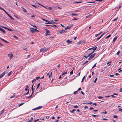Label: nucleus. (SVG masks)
Here are the masks:
<instances>
[{
  "label": "nucleus",
  "instance_id": "338daca9",
  "mask_svg": "<svg viewBox=\"0 0 122 122\" xmlns=\"http://www.w3.org/2000/svg\"><path fill=\"white\" fill-rule=\"evenodd\" d=\"M77 20V19L76 18H75L74 19H73V20Z\"/></svg>",
  "mask_w": 122,
  "mask_h": 122
},
{
  "label": "nucleus",
  "instance_id": "7ed1b4c3",
  "mask_svg": "<svg viewBox=\"0 0 122 122\" xmlns=\"http://www.w3.org/2000/svg\"><path fill=\"white\" fill-rule=\"evenodd\" d=\"M46 26H50L51 27V29H53L55 28L56 27H57V26L54 25H46Z\"/></svg>",
  "mask_w": 122,
  "mask_h": 122
},
{
  "label": "nucleus",
  "instance_id": "473e14b6",
  "mask_svg": "<svg viewBox=\"0 0 122 122\" xmlns=\"http://www.w3.org/2000/svg\"><path fill=\"white\" fill-rule=\"evenodd\" d=\"M98 98L99 99H101L103 98L104 97L101 96H98Z\"/></svg>",
  "mask_w": 122,
  "mask_h": 122
},
{
  "label": "nucleus",
  "instance_id": "423d86ee",
  "mask_svg": "<svg viewBox=\"0 0 122 122\" xmlns=\"http://www.w3.org/2000/svg\"><path fill=\"white\" fill-rule=\"evenodd\" d=\"M5 74V72H4L0 75V79L2 78Z\"/></svg>",
  "mask_w": 122,
  "mask_h": 122
},
{
  "label": "nucleus",
  "instance_id": "c9c22d12",
  "mask_svg": "<svg viewBox=\"0 0 122 122\" xmlns=\"http://www.w3.org/2000/svg\"><path fill=\"white\" fill-rule=\"evenodd\" d=\"M32 25V26H33L34 27V28H37V27H36V26L35 25Z\"/></svg>",
  "mask_w": 122,
  "mask_h": 122
},
{
  "label": "nucleus",
  "instance_id": "4c0bfd02",
  "mask_svg": "<svg viewBox=\"0 0 122 122\" xmlns=\"http://www.w3.org/2000/svg\"><path fill=\"white\" fill-rule=\"evenodd\" d=\"M73 69L70 72V75H71L73 74Z\"/></svg>",
  "mask_w": 122,
  "mask_h": 122
},
{
  "label": "nucleus",
  "instance_id": "8fccbe9b",
  "mask_svg": "<svg viewBox=\"0 0 122 122\" xmlns=\"http://www.w3.org/2000/svg\"><path fill=\"white\" fill-rule=\"evenodd\" d=\"M97 78H96L95 79L94 81V83H96V81H97Z\"/></svg>",
  "mask_w": 122,
  "mask_h": 122
},
{
  "label": "nucleus",
  "instance_id": "4d7b16f0",
  "mask_svg": "<svg viewBox=\"0 0 122 122\" xmlns=\"http://www.w3.org/2000/svg\"><path fill=\"white\" fill-rule=\"evenodd\" d=\"M48 9H49V10H51L52 9V8L51 7H48Z\"/></svg>",
  "mask_w": 122,
  "mask_h": 122
},
{
  "label": "nucleus",
  "instance_id": "0e129e2a",
  "mask_svg": "<svg viewBox=\"0 0 122 122\" xmlns=\"http://www.w3.org/2000/svg\"><path fill=\"white\" fill-rule=\"evenodd\" d=\"M3 27V28H4L5 29H7H7H8V28L6 27Z\"/></svg>",
  "mask_w": 122,
  "mask_h": 122
},
{
  "label": "nucleus",
  "instance_id": "72a5a7b5",
  "mask_svg": "<svg viewBox=\"0 0 122 122\" xmlns=\"http://www.w3.org/2000/svg\"><path fill=\"white\" fill-rule=\"evenodd\" d=\"M7 30H9V31H13V30H12V29H10V28H8V29H7Z\"/></svg>",
  "mask_w": 122,
  "mask_h": 122
},
{
  "label": "nucleus",
  "instance_id": "774afa93",
  "mask_svg": "<svg viewBox=\"0 0 122 122\" xmlns=\"http://www.w3.org/2000/svg\"><path fill=\"white\" fill-rule=\"evenodd\" d=\"M29 87L28 86V85H27L26 86V88H27V89H28Z\"/></svg>",
  "mask_w": 122,
  "mask_h": 122
},
{
  "label": "nucleus",
  "instance_id": "dca6fc26",
  "mask_svg": "<svg viewBox=\"0 0 122 122\" xmlns=\"http://www.w3.org/2000/svg\"><path fill=\"white\" fill-rule=\"evenodd\" d=\"M33 117H31V119L29 121H28L27 122H31V121L33 120Z\"/></svg>",
  "mask_w": 122,
  "mask_h": 122
},
{
  "label": "nucleus",
  "instance_id": "680f3d73",
  "mask_svg": "<svg viewBox=\"0 0 122 122\" xmlns=\"http://www.w3.org/2000/svg\"><path fill=\"white\" fill-rule=\"evenodd\" d=\"M115 75H116L117 76L118 75H120L119 74L117 73H115Z\"/></svg>",
  "mask_w": 122,
  "mask_h": 122
},
{
  "label": "nucleus",
  "instance_id": "3c124183",
  "mask_svg": "<svg viewBox=\"0 0 122 122\" xmlns=\"http://www.w3.org/2000/svg\"><path fill=\"white\" fill-rule=\"evenodd\" d=\"M40 78V77L39 76H38L37 77H36V79L37 80H38V79H39V78Z\"/></svg>",
  "mask_w": 122,
  "mask_h": 122
},
{
  "label": "nucleus",
  "instance_id": "a19ab883",
  "mask_svg": "<svg viewBox=\"0 0 122 122\" xmlns=\"http://www.w3.org/2000/svg\"><path fill=\"white\" fill-rule=\"evenodd\" d=\"M24 104V103H21V104H19L18 105L19 106V107H20V106H21V105H23Z\"/></svg>",
  "mask_w": 122,
  "mask_h": 122
},
{
  "label": "nucleus",
  "instance_id": "5fc2aeb1",
  "mask_svg": "<svg viewBox=\"0 0 122 122\" xmlns=\"http://www.w3.org/2000/svg\"><path fill=\"white\" fill-rule=\"evenodd\" d=\"M34 84H33L31 86V89L32 90V89H33V86H34Z\"/></svg>",
  "mask_w": 122,
  "mask_h": 122
},
{
  "label": "nucleus",
  "instance_id": "6e6d98bb",
  "mask_svg": "<svg viewBox=\"0 0 122 122\" xmlns=\"http://www.w3.org/2000/svg\"><path fill=\"white\" fill-rule=\"evenodd\" d=\"M120 51H119L117 53V54L118 55L119 53H120Z\"/></svg>",
  "mask_w": 122,
  "mask_h": 122
},
{
  "label": "nucleus",
  "instance_id": "49530a36",
  "mask_svg": "<svg viewBox=\"0 0 122 122\" xmlns=\"http://www.w3.org/2000/svg\"><path fill=\"white\" fill-rule=\"evenodd\" d=\"M82 90L81 89V87H80L78 89V90H77V91H79V90Z\"/></svg>",
  "mask_w": 122,
  "mask_h": 122
},
{
  "label": "nucleus",
  "instance_id": "09e8293b",
  "mask_svg": "<svg viewBox=\"0 0 122 122\" xmlns=\"http://www.w3.org/2000/svg\"><path fill=\"white\" fill-rule=\"evenodd\" d=\"M111 97V96H105V98L106 97Z\"/></svg>",
  "mask_w": 122,
  "mask_h": 122
},
{
  "label": "nucleus",
  "instance_id": "20e7f679",
  "mask_svg": "<svg viewBox=\"0 0 122 122\" xmlns=\"http://www.w3.org/2000/svg\"><path fill=\"white\" fill-rule=\"evenodd\" d=\"M8 56L10 58V60L11 59L13 58V55L12 53H10L8 54Z\"/></svg>",
  "mask_w": 122,
  "mask_h": 122
},
{
  "label": "nucleus",
  "instance_id": "2eb2a0df",
  "mask_svg": "<svg viewBox=\"0 0 122 122\" xmlns=\"http://www.w3.org/2000/svg\"><path fill=\"white\" fill-rule=\"evenodd\" d=\"M5 111V109H3L2 111H1L0 112V115H1L2 114L4 113V112Z\"/></svg>",
  "mask_w": 122,
  "mask_h": 122
},
{
  "label": "nucleus",
  "instance_id": "0eeeda50",
  "mask_svg": "<svg viewBox=\"0 0 122 122\" xmlns=\"http://www.w3.org/2000/svg\"><path fill=\"white\" fill-rule=\"evenodd\" d=\"M42 107L41 106H39L37 107H36L35 108L33 109L32 110H37L40 109Z\"/></svg>",
  "mask_w": 122,
  "mask_h": 122
},
{
  "label": "nucleus",
  "instance_id": "412c9836",
  "mask_svg": "<svg viewBox=\"0 0 122 122\" xmlns=\"http://www.w3.org/2000/svg\"><path fill=\"white\" fill-rule=\"evenodd\" d=\"M117 37H116L115 38H114L113 39V41H112V42H114V41H115L117 39Z\"/></svg>",
  "mask_w": 122,
  "mask_h": 122
},
{
  "label": "nucleus",
  "instance_id": "e433bc0d",
  "mask_svg": "<svg viewBox=\"0 0 122 122\" xmlns=\"http://www.w3.org/2000/svg\"><path fill=\"white\" fill-rule=\"evenodd\" d=\"M34 29V30H35V31H36V32H39V31L38 30L36 29Z\"/></svg>",
  "mask_w": 122,
  "mask_h": 122
},
{
  "label": "nucleus",
  "instance_id": "c756f323",
  "mask_svg": "<svg viewBox=\"0 0 122 122\" xmlns=\"http://www.w3.org/2000/svg\"><path fill=\"white\" fill-rule=\"evenodd\" d=\"M67 74V72H62V76H63L64 74Z\"/></svg>",
  "mask_w": 122,
  "mask_h": 122
},
{
  "label": "nucleus",
  "instance_id": "b1692460",
  "mask_svg": "<svg viewBox=\"0 0 122 122\" xmlns=\"http://www.w3.org/2000/svg\"><path fill=\"white\" fill-rule=\"evenodd\" d=\"M42 20L44 21H46V22H49V21L48 20H46L45 19L43 18H42Z\"/></svg>",
  "mask_w": 122,
  "mask_h": 122
},
{
  "label": "nucleus",
  "instance_id": "37998d69",
  "mask_svg": "<svg viewBox=\"0 0 122 122\" xmlns=\"http://www.w3.org/2000/svg\"><path fill=\"white\" fill-rule=\"evenodd\" d=\"M36 79H34L33 80H32V83H33L34 82L36 81Z\"/></svg>",
  "mask_w": 122,
  "mask_h": 122
},
{
  "label": "nucleus",
  "instance_id": "ddd939ff",
  "mask_svg": "<svg viewBox=\"0 0 122 122\" xmlns=\"http://www.w3.org/2000/svg\"><path fill=\"white\" fill-rule=\"evenodd\" d=\"M49 23H45V24H52L53 22V21L52 20H51V21Z\"/></svg>",
  "mask_w": 122,
  "mask_h": 122
},
{
  "label": "nucleus",
  "instance_id": "13d9d810",
  "mask_svg": "<svg viewBox=\"0 0 122 122\" xmlns=\"http://www.w3.org/2000/svg\"><path fill=\"white\" fill-rule=\"evenodd\" d=\"M109 76L110 77H113L114 76V75H110Z\"/></svg>",
  "mask_w": 122,
  "mask_h": 122
},
{
  "label": "nucleus",
  "instance_id": "1a4fd4ad",
  "mask_svg": "<svg viewBox=\"0 0 122 122\" xmlns=\"http://www.w3.org/2000/svg\"><path fill=\"white\" fill-rule=\"evenodd\" d=\"M46 34L47 35H49L48 34V33H50V32L49 31V30L47 29H46Z\"/></svg>",
  "mask_w": 122,
  "mask_h": 122
},
{
  "label": "nucleus",
  "instance_id": "f8f14e48",
  "mask_svg": "<svg viewBox=\"0 0 122 122\" xmlns=\"http://www.w3.org/2000/svg\"><path fill=\"white\" fill-rule=\"evenodd\" d=\"M0 39L3 41H4V42H5L6 43H8L9 42L8 41H5V40H4V39L2 38L1 37L0 38Z\"/></svg>",
  "mask_w": 122,
  "mask_h": 122
},
{
  "label": "nucleus",
  "instance_id": "69168bd1",
  "mask_svg": "<svg viewBox=\"0 0 122 122\" xmlns=\"http://www.w3.org/2000/svg\"><path fill=\"white\" fill-rule=\"evenodd\" d=\"M88 108V107L87 106H85L84 107V108L85 109H86V108Z\"/></svg>",
  "mask_w": 122,
  "mask_h": 122
},
{
  "label": "nucleus",
  "instance_id": "f3484780",
  "mask_svg": "<svg viewBox=\"0 0 122 122\" xmlns=\"http://www.w3.org/2000/svg\"><path fill=\"white\" fill-rule=\"evenodd\" d=\"M66 42L67 43H68V44L72 42V41H70L69 40H67L66 41Z\"/></svg>",
  "mask_w": 122,
  "mask_h": 122
},
{
  "label": "nucleus",
  "instance_id": "2f4dec72",
  "mask_svg": "<svg viewBox=\"0 0 122 122\" xmlns=\"http://www.w3.org/2000/svg\"><path fill=\"white\" fill-rule=\"evenodd\" d=\"M52 76V72H51V74L49 75V78L51 76Z\"/></svg>",
  "mask_w": 122,
  "mask_h": 122
},
{
  "label": "nucleus",
  "instance_id": "052dcab7",
  "mask_svg": "<svg viewBox=\"0 0 122 122\" xmlns=\"http://www.w3.org/2000/svg\"><path fill=\"white\" fill-rule=\"evenodd\" d=\"M93 109H94V108L93 107H91L89 109L90 110H92Z\"/></svg>",
  "mask_w": 122,
  "mask_h": 122
},
{
  "label": "nucleus",
  "instance_id": "cd10ccee",
  "mask_svg": "<svg viewBox=\"0 0 122 122\" xmlns=\"http://www.w3.org/2000/svg\"><path fill=\"white\" fill-rule=\"evenodd\" d=\"M96 63H95L94 66H92L91 69V70L94 67L96 66Z\"/></svg>",
  "mask_w": 122,
  "mask_h": 122
},
{
  "label": "nucleus",
  "instance_id": "e2e57ef3",
  "mask_svg": "<svg viewBox=\"0 0 122 122\" xmlns=\"http://www.w3.org/2000/svg\"><path fill=\"white\" fill-rule=\"evenodd\" d=\"M31 5L32 6H34V7H36V8L37 7V6H36V5Z\"/></svg>",
  "mask_w": 122,
  "mask_h": 122
},
{
  "label": "nucleus",
  "instance_id": "39448f33",
  "mask_svg": "<svg viewBox=\"0 0 122 122\" xmlns=\"http://www.w3.org/2000/svg\"><path fill=\"white\" fill-rule=\"evenodd\" d=\"M5 13L7 14V15H8V16L11 19L13 20H14V19L12 17H11L10 15L8 14V13L6 12V11H5Z\"/></svg>",
  "mask_w": 122,
  "mask_h": 122
},
{
  "label": "nucleus",
  "instance_id": "5701e85b",
  "mask_svg": "<svg viewBox=\"0 0 122 122\" xmlns=\"http://www.w3.org/2000/svg\"><path fill=\"white\" fill-rule=\"evenodd\" d=\"M29 90H28V92H27L26 93L24 94V95H27L29 93Z\"/></svg>",
  "mask_w": 122,
  "mask_h": 122
},
{
  "label": "nucleus",
  "instance_id": "a878e982",
  "mask_svg": "<svg viewBox=\"0 0 122 122\" xmlns=\"http://www.w3.org/2000/svg\"><path fill=\"white\" fill-rule=\"evenodd\" d=\"M92 116L94 117H98L99 116L98 115H94L93 114H92Z\"/></svg>",
  "mask_w": 122,
  "mask_h": 122
},
{
  "label": "nucleus",
  "instance_id": "f03ea898",
  "mask_svg": "<svg viewBox=\"0 0 122 122\" xmlns=\"http://www.w3.org/2000/svg\"><path fill=\"white\" fill-rule=\"evenodd\" d=\"M48 49L46 47H44L40 49V52H46L48 50Z\"/></svg>",
  "mask_w": 122,
  "mask_h": 122
},
{
  "label": "nucleus",
  "instance_id": "58836bf2",
  "mask_svg": "<svg viewBox=\"0 0 122 122\" xmlns=\"http://www.w3.org/2000/svg\"><path fill=\"white\" fill-rule=\"evenodd\" d=\"M107 113V112H102L101 113V114H106Z\"/></svg>",
  "mask_w": 122,
  "mask_h": 122
},
{
  "label": "nucleus",
  "instance_id": "864d4df0",
  "mask_svg": "<svg viewBox=\"0 0 122 122\" xmlns=\"http://www.w3.org/2000/svg\"><path fill=\"white\" fill-rule=\"evenodd\" d=\"M108 119L106 118H104L102 119V120H107Z\"/></svg>",
  "mask_w": 122,
  "mask_h": 122
},
{
  "label": "nucleus",
  "instance_id": "bf43d9fd",
  "mask_svg": "<svg viewBox=\"0 0 122 122\" xmlns=\"http://www.w3.org/2000/svg\"><path fill=\"white\" fill-rule=\"evenodd\" d=\"M92 102H88L87 103L88 104H92Z\"/></svg>",
  "mask_w": 122,
  "mask_h": 122
},
{
  "label": "nucleus",
  "instance_id": "79ce46f5",
  "mask_svg": "<svg viewBox=\"0 0 122 122\" xmlns=\"http://www.w3.org/2000/svg\"><path fill=\"white\" fill-rule=\"evenodd\" d=\"M0 9L1 10H4L5 12V11L4 9L0 7Z\"/></svg>",
  "mask_w": 122,
  "mask_h": 122
},
{
  "label": "nucleus",
  "instance_id": "a18cd8bd",
  "mask_svg": "<svg viewBox=\"0 0 122 122\" xmlns=\"http://www.w3.org/2000/svg\"><path fill=\"white\" fill-rule=\"evenodd\" d=\"M99 35V34H97L95 35V36L96 37H97V36Z\"/></svg>",
  "mask_w": 122,
  "mask_h": 122
},
{
  "label": "nucleus",
  "instance_id": "a211bd4d",
  "mask_svg": "<svg viewBox=\"0 0 122 122\" xmlns=\"http://www.w3.org/2000/svg\"><path fill=\"white\" fill-rule=\"evenodd\" d=\"M72 24H71V25H69L67 26L66 27L67 29H70L71 28V27H72Z\"/></svg>",
  "mask_w": 122,
  "mask_h": 122
},
{
  "label": "nucleus",
  "instance_id": "f704fd0d",
  "mask_svg": "<svg viewBox=\"0 0 122 122\" xmlns=\"http://www.w3.org/2000/svg\"><path fill=\"white\" fill-rule=\"evenodd\" d=\"M119 112H122V109L121 108H119Z\"/></svg>",
  "mask_w": 122,
  "mask_h": 122
},
{
  "label": "nucleus",
  "instance_id": "aec40b11",
  "mask_svg": "<svg viewBox=\"0 0 122 122\" xmlns=\"http://www.w3.org/2000/svg\"><path fill=\"white\" fill-rule=\"evenodd\" d=\"M12 74V71H10L8 74L7 75L8 76H9L10 75Z\"/></svg>",
  "mask_w": 122,
  "mask_h": 122
},
{
  "label": "nucleus",
  "instance_id": "9d476101",
  "mask_svg": "<svg viewBox=\"0 0 122 122\" xmlns=\"http://www.w3.org/2000/svg\"><path fill=\"white\" fill-rule=\"evenodd\" d=\"M66 31L65 30H64L62 29L61 30H60L59 31V32L61 34H62L64 32Z\"/></svg>",
  "mask_w": 122,
  "mask_h": 122
},
{
  "label": "nucleus",
  "instance_id": "6e6552de",
  "mask_svg": "<svg viewBox=\"0 0 122 122\" xmlns=\"http://www.w3.org/2000/svg\"><path fill=\"white\" fill-rule=\"evenodd\" d=\"M0 30L3 33H5V30L4 29L1 28L0 27Z\"/></svg>",
  "mask_w": 122,
  "mask_h": 122
},
{
  "label": "nucleus",
  "instance_id": "4be33fe9",
  "mask_svg": "<svg viewBox=\"0 0 122 122\" xmlns=\"http://www.w3.org/2000/svg\"><path fill=\"white\" fill-rule=\"evenodd\" d=\"M78 91H77H77L74 92H73L74 94L75 95L76 94H77L78 93Z\"/></svg>",
  "mask_w": 122,
  "mask_h": 122
},
{
  "label": "nucleus",
  "instance_id": "603ef678",
  "mask_svg": "<svg viewBox=\"0 0 122 122\" xmlns=\"http://www.w3.org/2000/svg\"><path fill=\"white\" fill-rule=\"evenodd\" d=\"M78 107V106L77 105H76L74 107H73L74 108H77Z\"/></svg>",
  "mask_w": 122,
  "mask_h": 122
},
{
  "label": "nucleus",
  "instance_id": "de8ad7c7",
  "mask_svg": "<svg viewBox=\"0 0 122 122\" xmlns=\"http://www.w3.org/2000/svg\"><path fill=\"white\" fill-rule=\"evenodd\" d=\"M113 117L115 118H117V116L115 115H114L113 116Z\"/></svg>",
  "mask_w": 122,
  "mask_h": 122
},
{
  "label": "nucleus",
  "instance_id": "6ab92c4d",
  "mask_svg": "<svg viewBox=\"0 0 122 122\" xmlns=\"http://www.w3.org/2000/svg\"><path fill=\"white\" fill-rule=\"evenodd\" d=\"M21 8H22L23 9V11L24 12H27V10H25L24 8H23V7H21Z\"/></svg>",
  "mask_w": 122,
  "mask_h": 122
},
{
  "label": "nucleus",
  "instance_id": "4468645a",
  "mask_svg": "<svg viewBox=\"0 0 122 122\" xmlns=\"http://www.w3.org/2000/svg\"><path fill=\"white\" fill-rule=\"evenodd\" d=\"M34 28H32V29L30 30V32H32V33H33L34 32L35 30H34Z\"/></svg>",
  "mask_w": 122,
  "mask_h": 122
},
{
  "label": "nucleus",
  "instance_id": "9b49d317",
  "mask_svg": "<svg viewBox=\"0 0 122 122\" xmlns=\"http://www.w3.org/2000/svg\"><path fill=\"white\" fill-rule=\"evenodd\" d=\"M96 53H94L92 55H91L90 57L92 59V58L95 55Z\"/></svg>",
  "mask_w": 122,
  "mask_h": 122
},
{
  "label": "nucleus",
  "instance_id": "393cba45",
  "mask_svg": "<svg viewBox=\"0 0 122 122\" xmlns=\"http://www.w3.org/2000/svg\"><path fill=\"white\" fill-rule=\"evenodd\" d=\"M76 110H75V109H73L72 110V111H70V112L71 113H73L74 112V111H76Z\"/></svg>",
  "mask_w": 122,
  "mask_h": 122
},
{
  "label": "nucleus",
  "instance_id": "c85d7f7f",
  "mask_svg": "<svg viewBox=\"0 0 122 122\" xmlns=\"http://www.w3.org/2000/svg\"><path fill=\"white\" fill-rule=\"evenodd\" d=\"M82 2L81 1H75L74 3H80Z\"/></svg>",
  "mask_w": 122,
  "mask_h": 122
},
{
  "label": "nucleus",
  "instance_id": "c03bdc74",
  "mask_svg": "<svg viewBox=\"0 0 122 122\" xmlns=\"http://www.w3.org/2000/svg\"><path fill=\"white\" fill-rule=\"evenodd\" d=\"M72 15L73 16H77V15L76 14H72Z\"/></svg>",
  "mask_w": 122,
  "mask_h": 122
},
{
  "label": "nucleus",
  "instance_id": "ea45409f",
  "mask_svg": "<svg viewBox=\"0 0 122 122\" xmlns=\"http://www.w3.org/2000/svg\"><path fill=\"white\" fill-rule=\"evenodd\" d=\"M118 19V18H117L114 19H113V20L112 21H116V20Z\"/></svg>",
  "mask_w": 122,
  "mask_h": 122
},
{
  "label": "nucleus",
  "instance_id": "bb28decb",
  "mask_svg": "<svg viewBox=\"0 0 122 122\" xmlns=\"http://www.w3.org/2000/svg\"><path fill=\"white\" fill-rule=\"evenodd\" d=\"M111 35H109L107 37H106L105 38L106 39H107V38H108L110 37H111Z\"/></svg>",
  "mask_w": 122,
  "mask_h": 122
},
{
  "label": "nucleus",
  "instance_id": "f257e3e1",
  "mask_svg": "<svg viewBox=\"0 0 122 122\" xmlns=\"http://www.w3.org/2000/svg\"><path fill=\"white\" fill-rule=\"evenodd\" d=\"M97 48V47L95 48H94V47H93L89 49L88 50H91V49H93V51L91 53L89 54L87 56H83V57H85L86 59H87L88 57L90 56L92 54H93L94 52V51L96 50Z\"/></svg>",
  "mask_w": 122,
  "mask_h": 122
},
{
  "label": "nucleus",
  "instance_id": "7c9ffc66",
  "mask_svg": "<svg viewBox=\"0 0 122 122\" xmlns=\"http://www.w3.org/2000/svg\"><path fill=\"white\" fill-rule=\"evenodd\" d=\"M40 84V83H39L38 84L37 87L36 88V89H38V88H39V86Z\"/></svg>",
  "mask_w": 122,
  "mask_h": 122
}]
</instances>
